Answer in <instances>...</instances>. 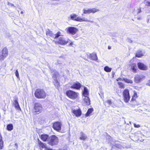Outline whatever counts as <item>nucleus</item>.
<instances>
[{
	"label": "nucleus",
	"mask_w": 150,
	"mask_h": 150,
	"mask_svg": "<svg viewBox=\"0 0 150 150\" xmlns=\"http://www.w3.org/2000/svg\"><path fill=\"white\" fill-rule=\"evenodd\" d=\"M7 4L8 5L10 6L11 7H15V6H14V5L13 4L11 3L8 1V2Z\"/></svg>",
	"instance_id": "58836bf2"
},
{
	"label": "nucleus",
	"mask_w": 150,
	"mask_h": 150,
	"mask_svg": "<svg viewBox=\"0 0 150 150\" xmlns=\"http://www.w3.org/2000/svg\"><path fill=\"white\" fill-rule=\"evenodd\" d=\"M21 13L22 14H23V11H21Z\"/></svg>",
	"instance_id": "3c124183"
},
{
	"label": "nucleus",
	"mask_w": 150,
	"mask_h": 150,
	"mask_svg": "<svg viewBox=\"0 0 150 150\" xmlns=\"http://www.w3.org/2000/svg\"><path fill=\"white\" fill-rule=\"evenodd\" d=\"M66 93L68 97L72 100L76 99L79 94V93L71 90L67 91Z\"/></svg>",
	"instance_id": "f03ea898"
},
{
	"label": "nucleus",
	"mask_w": 150,
	"mask_h": 150,
	"mask_svg": "<svg viewBox=\"0 0 150 150\" xmlns=\"http://www.w3.org/2000/svg\"><path fill=\"white\" fill-rule=\"evenodd\" d=\"M145 76L142 75L137 74L135 76L134 81L137 83H139L144 79Z\"/></svg>",
	"instance_id": "9b49d317"
},
{
	"label": "nucleus",
	"mask_w": 150,
	"mask_h": 150,
	"mask_svg": "<svg viewBox=\"0 0 150 150\" xmlns=\"http://www.w3.org/2000/svg\"><path fill=\"white\" fill-rule=\"evenodd\" d=\"M70 41L69 39H67V40H66L63 37H60L59 39V40L57 41L58 44L62 45H66L68 42Z\"/></svg>",
	"instance_id": "6e6552de"
},
{
	"label": "nucleus",
	"mask_w": 150,
	"mask_h": 150,
	"mask_svg": "<svg viewBox=\"0 0 150 150\" xmlns=\"http://www.w3.org/2000/svg\"><path fill=\"white\" fill-rule=\"evenodd\" d=\"M49 69H50L51 72L53 74V77L55 80V86L58 87L59 86V83L58 81L57 78L56 77L57 74V72L55 70H53L51 69L50 67H49Z\"/></svg>",
	"instance_id": "0eeeda50"
},
{
	"label": "nucleus",
	"mask_w": 150,
	"mask_h": 150,
	"mask_svg": "<svg viewBox=\"0 0 150 150\" xmlns=\"http://www.w3.org/2000/svg\"><path fill=\"white\" fill-rule=\"evenodd\" d=\"M81 85L80 83L78 82H76L74 83V84L70 87V88L79 90L81 88Z\"/></svg>",
	"instance_id": "dca6fc26"
},
{
	"label": "nucleus",
	"mask_w": 150,
	"mask_h": 150,
	"mask_svg": "<svg viewBox=\"0 0 150 150\" xmlns=\"http://www.w3.org/2000/svg\"><path fill=\"white\" fill-rule=\"evenodd\" d=\"M13 125L12 124H8L7 125L6 129L9 131H11L13 129Z\"/></svg>",
	"instance_id": "a878e982"
},
{
	"label": "nucleus",
	"mask_w": 150,
	"mask_h": 150,
	"mask_svg": "<svg viewBox=\"0 0 150 150\" xmlns=\"http://www.w3.org/2000/svg\"><path fill=\"white\" fill-rule=\"evenodd\" d=\"M83 101L86 105H88L90 104V100L88 96L83 97Z\"/></svg>",
	"instance_id": "412c9836"
},
{
	"label": "nucleus",
	"mask_w": 150,
	"mask_h": 150,
	"mask_svg": "<svg viewBox=\"0 0 150 150\" xmlns=\"http://www.w3.org/2000/svg\"><path fill=\"white\" fill-rule=\"evenodd\" d=\"M119 80H122V81L123 80L120 78H118L117 79V81H118Z\"/></svg>",
	"instance_id": "a18cd8bd"
},
{
	"label": "nucleus",
	"mask_w": 150,
	"mask_h": 150,
	"mask_svg": "<svg viewBox=\"0 0 150 150\" xmlns=\"http://www.w3.org/2000/svg\"><path fill=\"white\" fill-rule=\"evenodd\" d=\"M2 55L0 56V60H3L8 54V51L6 47H4L2 51Z\"/></svg>",
	"instance_id": "1a4fd4ad"
},
{
	"label": "nucleus",
	"mask_w": 150,
	"mask_h": 150,
	"mask_svg": "<svg viewBox=\"0 0 150 150\" xmlns=\"http://www.w3.org/2000/svg\"><path fill=\"white\" fill-rule=\"evenodd\" d=\"M15 75L17 77V78H19V75L18 71L17 70H16L15 72Z\"/></svg>",
	"instance_id": "4c0bfd02"
},
{
	"label": "nucleus",
	"mask_w": 150,
	"mask_h": 150,
	"mask_svg": "<svg viewBox=\"0 0 150 150\" xmlns=\"http://www.w3.org/2000/svg\"><path fill=\"white\" fill-rule=\"evenodd\" d=\"M70 19L76 21L82 22L83 18L80 17H77V15L75 14H73L70 15Z\"/></svg>",
	"instance_id": "9d476101"
},
{
	"label": "nucleus",
	"mask_w": 150,
	"mask_h": 150,
	"mask_svg": "<svg viewBox=\"0 0 150 150\" xmlns=\"http://www.w3.org/2000/svg\"><path fill=\"white\" fill-rule=\"evenodd\" d=\"M138 20H141L142 19V18L140 17H139V18H137Z\"/></svg>",
	"instance_id": "09e8293b"
},
{
	"label": "nucleus",
	"mask_w": 150,
	"mask_h": 150,
	"mask_svg": "<svg viewBox=\"0 0 150 150\" xmlns=\"http://www.w3.org/2000/svg\"><path fill=\"white\" fill-rule=\"evenodd\" d=\"M73 42H71L69 45V46H73Z\"/></svg>",
	"instance_id": "c03bdc74"
},
{
	"label": "nucleus",
	"mask_w": 150,
	"mask_h": 150,
	"mask_svg": "<svg viewBox=\"0 0 150 150\" xmlns=\"http://www.w3.org/2000/svg\"><path fill=\"white\" fill-rule=\"evenodd\" d=\"M149 83V85L150 86V80H149V83Z\"/></svg>",
	"instance_id": "8fccbe9b"
},
{
	"label": "nucleus",
	"mask_w": 150,
	"mask_h": 150,
	"mask_svg": "<svg viewBox=\"0 0 150 150\" xmlns=\"http://www.w3.org/2000/svg\"><path fill=\"white\" fill-rule=\"evenodd\" d=\"M16 146V148H18V144L17 143H16L15 144Z\"/></svg>",
	"instance_id": "de8ad7c7"
},
{
	"label": "nucleus",
	"mask_w": 150,
	"mask_h": 150,
	"mask_svg": "<svg viewBox=\"0 0 150 150\" xmlns=\"http://www.w3.org/2000/svg\"><path fill=\"white\" fill-rule=\"evenodd\" d=\"M146 5H147V6H150V2L146 1Z\"/></svg>",
	"instance_id": "37998d69"
},
{
	"label": "nucleus",
	"mask_w": 150,
	"mask_h": 150,
	"mask_svg": "<svg viewBox=\"0 0 150 150\" xmlns=\"http://www.w3.org/2000/svg\"><path fill=\"white\" fill-rule=\"evenodd\" d=\"M10 36V34L8 32H7L6 33L5 36L6 38H8Z\"/></svg>",
	"instance_id": "ea45409f"
},
{
	"label": "nucleus",
	"mask_w": 150,
	"mask_h": 150,
	"mask_svg": "<svg viewBox=\"0 0 150 150\" xmlns=\"http://www.w3.org/2000/svg\"><path fill=\"white\" fill-rule=\"evenodd\" d=\"M143 55V54L141 53H137L136 54V57H140L142 56Z\"/></svg>",
	"instance_id": "e433bc0d"
},
{
	"label": "nucleus",
	"mask_w": 150,
	"mask_h": 150,
	"mask_svg": "<svg viewBox=\"0 0 150 150\" xmlns=\"http://www.w3.org/2000/svg\"><path fill=\"white\" fill-rule=\"evenodd\" d=\"M123 99L125 103H128L129 100L130 96L128 89H125L123 92Z\"/></svg>",
	"instance_id": "423d86ee"
},
{
	"label": "nucleus",
	"mask_w": 150,
	"mask_h": 150,
	"mask_svg": "<svg viewBox=\"0 0 150 150\" xmlns=\"http://www.w3.org/2000/svg\"><path fill=\"white\" fill-rule=\"evenodd\" d=\"M87 138V136L82 132L80 133V137L79 139L81 140H85Z\"/></svg>",
	"instance_id": "5701e85b"
},
{
	"label": "nucleus",
	"mask_w": 150,
	"mask_h": 150,
	"mask_svg": "<svg viewBox=\"0 0 150 150\" xmlns=\"http://www.w3.org/2000/svg\"><path fill=\"white\" fill-rule=\"evenodd\" d=\"M132 69L133 71V72H136L137 67L136 64H132L131 66Z\"/></svg>",
	"instance_id": "7c9ffc66"
},
{
	"label": "nucleus",
	"mask_w": 150,
	"mask_h": 150,
	"mask_svg": "<svg viewBox=\"0 0 150 150\" xmlns=\"http://www.w3.org/2000/svg\"><path fill=\"white\" fill-rule=\"evenodd\" d=\"M46 33V35L47 36L51 37L52 38L54 39V36L55 35L54 34L52 33V32L48 30L47 31Z\"/></svg>",
	"instance_id": "b1692460"
},
{
	"label": "nucleus",
	"mask_w": 150,
	"mask_h": 150,
	"mask_svg": "<svg viewBox=\"0 0 150 150\" xmlns=\"http://www.w3.org/2000/svg\"><path fill=\"white\" fill-rule=\"evenodd\" d=\"M123 80L125 81V82L128 83H133V81L132 80L128 79L127 78H123Z\"/></svg>",
	"instance_id": "473e14b6"
},
{
	"label": "nucleus",
	"mask_w": 150,
	"mask_h": 150,
	"mask_svg": "<svg viewBox=\"0 0 150 150\" xmlns=\"http://www.w3.org/2000/svg\"><path fill=\"white\" fill-rule=\"evenodd\" d=\"M38 143L39 145L40 148L46 149L47 147L45 144L40 141L39 139H38Z\"/></svg>",
	"instance_id": "393cba45"
},
{
	"label": "nucleus",
	"mask_w": 150,
	"mask_h": 150,
	"mask_svg": "<svg viewBox=\"0 0 150 150\" xmlns=\"http://www.w3.org/2000/svg\"><path fill=\"white\" fill-rule=\"evenodd\" d=\"M49 137V136L46 134H42L40 136L41 139L44 142L46 141L47 140H48Z\"/></svg>",
	"instance_id": "6ab92c4d"
},
{
	"label": "nucleus",
	"mask_w": 150,
	"mask_h": 150,
	"mask_svg": "<svg viewBox=\"0 0 150 150\" xmlns=\"http://www.w3.org/2000/svg\"><path fill=\"white\" fill-rule=\"evenodd\" d=\"M137 66L138 68L141 70H146L147 69L146 66L144 64L141 62L138 63Z\"/></svg>",
	"instance_id": "a211bd4d"
},
{
	"label": "nucleus",
	"mask_w": 150,
	"mask_h": 150,
	"mask_svg": "<svg viewBox=\"0 0 150 150\" xmlns=\"http://www.w3.org/2000/svg\"><path fill=\"white\" fill-rule=\"evenodd\" d=\"M107 137L109 139L108 142L110 143L111 146H115L118 148H121L122 146L120 144H115L114 143V142L111 141V140H112L111 137L110 136H108Z\"/></svg>",
	"instance_id": "2eb2a0df"
},
{
	"label": "nucleus",
	"mask_w": 150,
	"mask_h": 150,
	"mask_svg": "<svg viewBox=\"0 0 150 150\" xmlns=\"http://www.w3.org/2000/svg\"><path fill=\"white\" fill-rule=\"evenodd\" d=\"M4 142L2 139V137L1 134H0V149H3Z\"/></svg>",
	"instance_id": "c85d7f7f"
},
{
	"label": "nucleus",
	"mask_w": 150,
	"mask_h": 150,
	"mask_svg": "<svg viewBox=\"0 0 150 150\" xmlns=\"http://www.w3.org/2000/svg\"><path fill=\"white\" fill-rule=\"evenodd\" d=\"M34 95L35 97L38 99H44L46 96V93L44 90L40 88L36 90Z\"/></svg>",
	"instance_id": "f257e3e1"
},
{
	"label": "nucleus",
	"mask_w": 150,
	"mask_h": 150,
	"mask_svg": "<svg viewBox=\"0 0 150 150\" xmlns=\"http://www.w3.org/2000/svg\"><path fill=\"white\" fill-rule=\"evenodd\" d=\"M107 103L109 105L111 104L112 102L110 100H108L105 102V105H106L105 103Z\"/></svg>",
	"instance_id": "c9c22d12"
},
{
	"label": "nucleus",
	"mask_w": 150,
	"mask_h": 150,
	"mask_svg": "<svg viewBox=\"0 0 150 150\" xmlns=\"http://www.w3.org/2000/svg\"><path fill=\"white\" fill-rule=\"evenodd\" d=\"M108 47H110V46H108Z\"/></svg>",
	"instance_id": "864d4df0"
},
{
	"label": "nucleus",
	"mask_w": 150,
	"mask_h": 150,
	"mask_svg": "<svg viewBox=\"0 0 150 150\" xmlns=\"http://www.w3.org/2000/svg\"><path fill=\"white\" fill-rule=\"evenodd\" d=\"M72 112L77 117L80 116L81 115V112L80 109L78 110L72 109Z\"/></svg>",
	"instance_id": "f3484780"
},
{
	"label": "nucleus",
	"mask_w": 150,
	"mask_h": 150,
	"mask_svg": "<svg viewBox=\"0 0 150 150\" xmlns=\"http://www.w3.org/2000/svg\"><path fill=\"white\" fill-rule=\"evenodd\" d=\"M48 142L49 145L53 146L57 144L59 140L58 137L55 135H52L49 137Z\"/></svg>",
	"instance_id": "7ed1b4c3"
},
{
	"label": "nucleus",
	"mask_w": 150,
	"mask_h": 150,
	"mask_svg": "<svg viewBox=\"0 0 150 150\" xmlns=\"http://www.w3.org/2000/svg\"><path fill=\"white\" fill-rule=\"evenodd\" d=\"M104 70L106 72H110L112 68L106 66L104 68Z\"/></svg>",
	"instance_id": "c756f323"
},
{
	"label": "nucleus",
	"mask_w": 150,
	"mask_h": 150,
	"mask_svg": "<svg viewBox=\"0 0 150 150\" xmlns=\"http://www.w3.org/2000/svg\"><path fill=\"white\" fill-rule=\"evenodd\" d=\"M54 39L57 38L60 36H63V35L60 31H58L56 34H54Z\"/></svg>",
	"instance_id": "bb28decb"
},
{
	"label": "nucleus",
	"mask_w": 150,
	"mask_h": 150,
	"mask_svg": "<svg viewBox=\"0 0 150 150\" xmlns=\"http://www.w3.org/2000/svg\"><path fill=\"white\" fill-rule=\"evenodd\" d=\"M13 104L15 106V108L16 109L18 110H21V109L18 102V99H16L14 100Z\"/></svg>",
	"instance_id": "aec40b11"
},
{
	"label": "nucleus",
	"mask_w": 150,
	"mask_h": 150,
	"mask_svg": "<svg viewBox=\"0 0 150 150\" xmlns=\"http://www.w3.org/2000/svg\"><path fill=\"white\" fill-rule=\"evenodd\" d=\"M134 126L135 127L139 128L140 127V126L139 125H136L134 124Z\"/></svg>",
	"instance_id": "a19ab883"
},
{
	"label": "nucleus",
	"mask_w": 150,
	"mask_h": 150,
	"mask_svg": "<svg viewBox=\"0 0 150 150\" xmlns=\"http://www.w3.org/2000/svg\"><path fill=\"white\" fill-rule=\"evenodd\" d=\"M67 33L72 35H74L78 31V29L73 27H69L66 28L65 30Z\"/></svg>",
	"instance_id": "39448f33"
},
{
	"label": "nucleus",
	"mask_w": 150,
	"mask_h": 150,
	"mask_svg": "<svg viewBox=\"0 0 150 150\" xmlns=\"http://www.w3.org/2000/svg\"><path fill=\"white\" fill-rule=\"evenodd\" d=\"M141 12V8H139L137 10V13H139Z\"/></svg>",
	"instance_id": "79ce46f5"
},
{
	"label": "nucleus",
	"mask_w": 150,
	"mask_h": 150,
	"mask_svg": "<svg viewBox=\"0 0 150 150\" xmlns=\"http://www.w3.org/2000/svg\"><path fill=\"white\" fill-rule=\"evenodd\" d=\"M93 110L92 108H90L89 109L86 114L85 116L86 117L89 116L91 113L92 112Z\"/></svg>",
	"instance_id": "cd10ccee"
},
{
	"label": "nucleus",
	"mask_w": 150,
	"mask_h": 150,
	"mask_svg": "<svg viewBox=\"0 0 150 150\" xmlns=\"http://www.w3.org/2000/svg\"><path fill=\"white\" fill-rule=\"evenodd\" d=\"M108 49L110 50L111 49V47H108Z\"/></svg>",
	"instance_id": "603ef678"
},
{
	"label": "nucleus",
	"mask_w": 150,
	"mask_h": 150,
	"mask_svg": "<svg viewBox=\"0 0 150 150\" xmlns=\"http://www.w3.org/2000/svg\"><path fill=\"white\" fill-rule=\"evenodd\" d=\"M82 95L83 97L88 96L89 95V93L88 89L85 87H84V88L83 91L82 93Z\"/></svg>",
	"instance_id": "4be33fe9"
},
{
	"label": "nucleus",
	"mask_w": 150,
	"mask_h": 150,
	"mask_svg": "<svg viewBox=\"0 0 150 150\" xmlns=\"http://www.w3.org/2000/svg\"><path fill=\"white\" fill-rule=\"evenodd\" d=\"M134 94L132 96V97L131 99L132 101H134L135 100L136 98L137 97V95L136 91H134Z\"/></svg>",
	"instance_id": "2f4dec72"
},
{
	"label": "nucleus",
	"mask_w": 150,
	"mask_h": 150,
	"mask_svg": "<svg viewBox=\"0 0 150 150\" xmlns=\"http://www.w3.org/2000/svg\"><path fill=\"white\" fill-rule=\"evenodd\" d=\"M42 109V105L41 104L38 103H35L33 110V112L35 114H38L41 112Z\"/></svg>",
	"instance_id": "20e7f679"
},
{
	"label": "nucleus",
	"mask_w": 150,
	"mask_h": 150,
	"mask_svg": "<svg viewBox=\"0 0 150 150\" xmlns=\"http://www.w3.org/2000/svg\"><path fill=\"white\" fill-rule=\"evenodd\" d=\"M83 21L88 22H90L91 23H93V21L88 20L87 18H83L82 22Z\"/></svg>",
	"instance_id": "f704fd0d"
},
{
	"label": "nucleus",
	"mask_w": 150,
	"mask_h": 150,
	"mask_svg": "<svg viewBox=\"0 0 150 150\" xmlns=\"http://www.w3.org/2000/svg\"><path fill=\"white\" fill-rule=\"evenodd\" d=\"M87 57L93 60L96 61L98 60V57L96 54L93 52L92 54L88 53L87 54Z\"/></svg>",
	"instance_id": "ddd939ff"
},
{
	"label": "nucleus",
	"mask_w": 150,
	"mask_h": 150,
	"mask_svg": "<svg viewBox=\"0 0 150 150\" xmlns=\"http://www.w3.org/2000/svg\"><path fill=\"white\" fill-rule=\"evenodd\" d=\"M78 36L77 35H75L74 36H73L74 38L75 39H76V38H77Z\"/></svg>",
	"instance_id": "49530a36"
},
{
	"label": "nucleus",
	"mask_w": 150,
	"mask_h": 150,
	"mask_svg": "<svg viewBox=\"0 0 150 150\" xmlns=\"http://www.w3.org/2000/svg\"><path fill=\"white\" fill-rule=\"evenodd\" d=\"M53 127L54 129L57 131H59L61 129V123L60 122H55L53 124Z\"/></svg>",
	"instance_id": "4468645a"
},
{
	"label": "nucleus",
	"mask_w": 150,
	"mask_h": 150,
	"mask_svg": "<svg viewBox=\"0 0 150 150\" xmlns=\"http://www.w3.org/2000/svg\"><path fill=\"white\" fill-rule=\"evenodd\" d=\"M99 10L95 8H93L92 9H84L83 11L84 14H89L91 13H94L97 11H98Z\"/></svg>",
	"instance_id": "f8f14e48"
},
{
	"label": "nucleus",
	"mask_w": 150,
	"mask_h": 150,
	"mask_svg": "<svg viewBox=\"0 0 150 150\" xmlns=\"http://www.w3.org/2000/svg\"><path fill=\"white\" fill-rule=\"evenodd\" d=\"M117 83L118 85L119 86L120 88H124V85L121 82H118Z\"/></svg>",
	"instance_id": "72a5a7b5"
}]
</instances>
